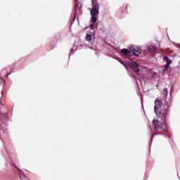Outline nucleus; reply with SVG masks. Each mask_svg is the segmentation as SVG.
Returning <instances> with one entry per match:
<instances>
[{
    "instance_id": "obj_3",
    "label": "nucleus",
    "mask_w": 180,
    "mask_h": 180,
    "mask_svg": "<svg viewBox=\"0 0 180 180\" xmlns=\"http://www.w3.org/2000/svg\"><path fill=\"white\" fill-rule=\"evenodd\" d=\"M129 51L131 53V56H135L136 57H139V56H140V54H141V47L130 46Z\"/></svg>"
},
{
    "instance_id": "obj_11",
    "label": "nucleus",
    "mask_w": 180,
    "mask_h": 180,
    "mask_svg": "<svg viewBox=\"0 0 180 180\" xmlns=\"http://www.w3.org/2000/svg\"><path fill=\"white\" fill-rule=\"evenodd\" d=\"M163 91L165 96H167V95H168V90L167 89H165Z\"/></svg>"
},
{
    "instance_id": "obj_13",
    "label": "nucleus",
    "mask_w": 180,
    "mask_h": 180,
    "mask_svg": "<svg viewBox=\"0 0 180 180\" xmlns=\"http://www.w3.org/2000/svg\"><path fill=\"white\" fill-rule=\"evenodd\" d=\"M0 109H1V105H0Z\"/></svg>"
},
{
    "instance_id": "obj_1",
    "label": "nucleus",
    "mask_w": 180,
    "mask_h": 180,
    "mask_svg": "<svg viewBox=\"0 0 180 180\" xmlns=\"http://www.w3.org/2000/svg\"><path fill=\"white\" fill-rule=\"evenodd\" d=\"M162 105L161 99L158 98L155 102V112L157 115V119L153 120V125L155 129H162V130H167L168 125L167 124V115L168 113V105Z\"/></svg>"
},
{
    "instance_id": "obj_7",
    "label": "nucleus",
    "mask_w": 180,
    "mask_h": 180,
    "mask_svg": "<svg viewBox=\"0 0 180 180\" xmlns=\"http://www.w3.org/2000/svg\"><path fill=\"white\" fill-rule=\"evenodd\" d=\"M75 13H78V12H79V11H81V4H79L78 2V0H76L75 1Z\"/></svg>"
},
{
    "instance_id": "obj_9",
    "label": "nucleus",
    "mask_w": 180,
    "mask_h": 180,
    "mask_svg": "<svg viewBox=\"0 0 180 180\" xmlns=\"http://www.w3.org/2000/svg\"><path fill=\"white\" fill-rule=\"evenodd\" d=\"M154 50V46H149L147 49H145V53H151Z\"/></svg>"
},
{
    "instance_id": "obj_6",
    "label": "nucleus",
    "mask_w": 180,
    "mask_h": 180,
    "mask_svg": "<svg viewBox=\"0 0 180 180\" xmlns=\"http://www.w3.org/2000/svg\"><path fill=\"white\" fill-rule=\"evenodd\" d=\"M120 54L123 57H126L127 56H129V57H131V53L130 52V50H129L127 49H122L121 51H120Z\"/></svg>"
},
{
    "instance_id": "obj_5",
    "label": "nucleus",
    "mask_w": 180,
    "mask_h": 180,
    "mask_svg": "<svg viewBox=\"0 0 180 180\" xmlns=\"http://www.w3.org/2000/svg\"><path fill=\"white\" fill-rule=\"evenodd\" d=\"M128 65L131 70H133V71H135V72H139L140 71V69L139 68V64H137L136 62H131L128 63Z\"/></svg>"
},
{
    "instance_id": "obj_2",
    "label": "nucleus",
    "mask_w": 180,
    "mask_h": 180,
    "mask_svg": "<svg viewBox=\"0 0 180 180\" xmlns=\"http://www.w3.org/2000/svg\"><path fill=\"white\" fill-rule=\"evenodd\" d=\"M92 8L90 9L91 19H90V25L92 27L96 20V16H98V13H99V4H98V0H91Z\"/></svg>"
},
{
    "instance_id": "obj_4",
    "label": "nucleus",
    "mask_w": 180,
    "mask_h": 180,
    "mask_svg": "<svg viewBox=\"0 0 180 180\" xmlns=\"http://www.w3.org/2000/svg\"><path fill=\"white\" fill-rule=\"evenodd\" d=\"M86 29H89V32L86 34L85 37L86 41H92V39H94V36H95V30H94V25L91 26V24Z\"/></svg>"
},
{
    "instance_id": "obj_8",
    "label": "nucleus",
    "mask_w": 180,
    "mask_h": 180,
    "mask_svg": "<svg viewBox=\"0 0 180 180\" xmlns=\"http://www.w3.org/2000/svg\"><path fill=\"white\" fill-rule=\"evenodd\" d=\"M164 60H165L166 61V65L165 66V70H168V68H169V65H171V63H172V61H171V60L168 59V58L167 56L164 57Z\"/></svg>"
},
{
    "instance_id": "obj_10",
    "label": "nucleus",
    "mask_w": 180,
    "mask_h": 180,
    "mask_svg": "<svg viewBox=\"0 0 180 180\" xmlns=\"http://www.w3.org/2000/svg\"><path fill=\"white\" fill-rule=\"evenodd\" d=\"M115 60H117V61H119V63H121L122 64H123V61H122V59H120V58H115Z\"/></svg>"
},
{
    "instance_id": "obj_12",
    "label": "nucleus",
    "mask_w": 180,
    "mask_h": 180,
    "mask_svg": "<svg viewBox=\"0 0 180 180\" xmlns=\"http://www.w3.org/2000/svg\"><path fill=\"white\" fill-rule=\"evenodd\" d=\"M122 65H124V67H126V65H124V63H123Z\"/></svg>"
}]
</instances>
